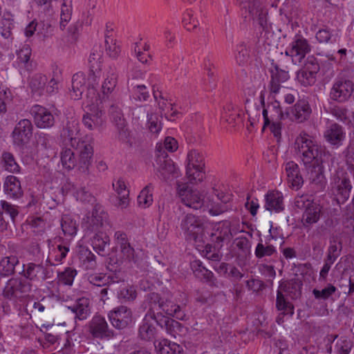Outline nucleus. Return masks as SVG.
Wrapping results in <instances>:
<instances>
[{"label": "nucleus", "instance_id": "obj_1", "mask_svg": "<svg viewBox=\"0 0 354 354\" xmlns=\"http://www.w3.org/2000/svg\"><path fill=\"white\" fill-rule=\"evenodd\" d=\"M146 303L149 308V315L151 319H154L157 324L162 328H165L168 334L174 337L177 335H184L187 328L178 322L162 315V313L183 320L185 313L183 308L174 304L171 300V297H162L158 293L151 292L146 297Z\"/></svg>", "mask_w": 354, "mask_h": 354}, {"label": "nucleus", "instance_id": "obj_2", "mask_svg": "<svg viewBox=\"0 0 354 354\" xmlns=\"http://www.w3.org/2000/svg\"><path fill=\"white\" fill-rule=\"evenodd\" d=\"M294 149L306 167L324 162L326 158L330 156L324 147L306 133H301L297 137Z\"/></svg>", "mask_w": 354, "mask_h": 354}, {"label": "nucleus", "instance_id": "obj_3", "mask_svg": "<svg viewBox=\"0 0 354 354\" xmlns=\"http://www.w3.org/2000/svg\"><path fill=\"white\" fill-rule=\"evenodd\" d=\"M31 288V283L26 279L11 278L8 281L3 288V297L13 304H17L19 301H21L23 298L28 295Z\"/></svg>", "mask_w": 354, "mask_h": 354}, {"label": "nucleus", "instance_id": "obj_4", "mask_svg": "<svg viewBox=\"0 0 354 354\" xmlns=\"http://www.w3.org/2000/svg\"><path fill=\"white\" fill-rule=\"evenodd\" d=\"M329 95L332 100L338 103H345L351 99L354 100V82L344 78L335 79Z\"/></svg>", "mask_w": 354, "mask_h": 354}, {"label": "nucleus", "instance_id": "obj_5", "mask_svg": "<svg viewBox=\"0 0 354 354\" xmlns=\"http://www.w3.org/2000/svg\"><path fill=\"white\" fill-rule=\"evenodd\" d=\"M352 185L343 171H337L331 182V192L338 203H344L350 197Z\"/></svg>", "mask_w": 354, "mask_h": 354}, {"label": "nucleus", "instance_id": "obj_6", "mask_svg": "<svg viewBox=\"0 0 354 354\" xmlns=\"http://www.w3.org/2000/svg\"><path fill=\"white\" fill-rule=\"evenodd\" d=\"M310 52L308 41L299 35H296L285 50V55L291 58L295 65H300L306 55Z\"/></svg>", "mask_w": 354, "mask_h": 354}, {"label": "nucleus", "instance_id": "obj_7", "mask_svg": "<svg viewBox=\"0 0 354 354\" xmlns=\"http://www.w3.org/2000/svg\"><path fill=\"white\" fill-rule=\"evenodd\" d=\"M180 228L187 241H196L204 230V223L198 216L186 214L181 220Z\"/></svg>", "mask_w": 354, "mask_h": 354}, {"label": "nucleus", "instance_id": "obj_8", "mask_svg": "<svg viewBox=\"0 0 354 354\" xmlns=\"http://www.w3.org/2000/svg\"><path fill=\"white\" fill-rule=\"evenodd\" d=\"M177 194L181 202L188 207L198 209L204 205V196L198 190L189 188L187 183L177 182Z\"/></svg>", "mask_w": 354, "mask_h": 354}, {"label": "nucleus", "instance_id": "obj_9", "mask_svg": "<svg viewBox=\"0 0 354 354\" xmlns=\"http://www.w3.org/2000/svg\"><path fill=\"white\" fill-rule=\"evenodd\" d=\"M111 121L117 130L118 139L124 143L130 142L131 131L124 118L121 108L118 104H111L109 109Z\"/></svg>", "mask_w": 354, "mask_h": 354}, {"label": "nucleus", "instance_id": "obj_10", "mask_svg": "<svg viewBox=\"0 0 354 354\" xmlns=\"http://www.w3.org/2000/svg\"><path fill=\"white\" fill-rule=\"evenodd\" d=\"M88 328L93 339H110L115 336L114 331L109 328L105 318L101 315H95L89 322Z\"/></svg>", "mask_w": 354, "mask_h": 354}, {"label": "nucleus", "instance_id": "obj_11", "mask_svg": "<svg viewBox=\"0 0 354 354\" xmlns=\"http://www.w3.org/2000/svg\"><path fill=\"white\" fill-rule=\"evenodd\" d=\"M306 167L310 188L315 192H323L327 185L323 162L310 165Z\"/></svg>", "mask_w": 354, "mask_h": 354}, {"label": "nucleus", "instance_id": "obj_12", "mask_svg": "<svg viewBox=\"0 0 354 354\" xmlns=\"http://www.w3.org/2000/svg\"><path fill=\"white\" fill-rule=\"evenodd\" d=\"M108 318L114 328L123 329L132 323L133 313L127 306H119L109 311Z\"/></svg>", "mask_w": 354, "mask_h": 354}, {"label": "nucleus", "instance_id": "obj_13", "mask_svg": "<svg viewBox=\"0 0 354 354\" xmlns=\"http://www.w3.org/2000/svg\"><path fill=\"white\" fill-rule=\"evenodd\" d=\"M80 125L77 120L71 118L68 120L61 132V138L63 146H71L78 148L81 140L79 138Z\"/></svg>", "mask_w": 354, "mask_h": 354}, {"label": "nucleus", "instance_id": "obj_14", "mask_svg": "<svg viewBox=\"0 0 354 354\" xmlns=\"http://www.w3.org/2000/svg\"><path fill=\"white\" fill-rule=\"evenodd\" d=\"M118 84V75L113 70H110L106 77L102 82L100 93H97V97H91V105L98 106L114 91Z\"/></svg>", "mask_w": 354, "mask_h": 354}, {"label": "nucleus", "instance_id": "obj_15", "mask_svg": "<svg viewBox=\"0 0 354 354\" xmlns=\"http://www.w3.org/2000/svg\"><path fill=\"white\" fill-rule=\"evenodd\" d=\"M32 124L28 119L18 122L12 131L13 142L18 147L27 144L32 135Z\"/></svg>", "mask_w": 354, "mask_h": 354}, {"label": "nucleus", "instance_id": "obj_16", "mask_svg": "<svg viewBox=\"0 0 354 354\" xmlns=\"http://www.w3.org/2000/svg\"><path fill=\"white\" fill-rule=\"evenodd\" d=\"M103 111L97 108L91 113L84 115L82 122L86 128L89 130H97L101 133L106 127V120L103 116Z\"/></svg>", "mask_w": 354, "mask_h": 354}, {"label": "nucleus", "instance_id": "obj_17", "mask_svg": "<svg viewBox=\"0 0 354 354\" xmlns=\"http://www.w3.org/2000/svg\"><path fill=\"white\" fill-rule=\"evenodd\" d=\"M107 221V214L100 208H95L91 215L86 216L84 219L83 227L91 232H100V229Z\"/></svg>", "mask_w": 354, "mask_h": 354}, {"label": "nucleus", "instance_id": "obj_18", "mask_svg": "<svg viewBox=\"0 0 354 354\" xmlns=\"http://www.w3.org/2000/svg\"><path fill=\"white\" fill-rule=\"evenodd\" d=\"M30 113L33 116L35 125L39 128H49L55 123L54 115L44 106L37 104L33 106Z\"/></svg>", "mask_w": 354, "mask_h": 354}, {"label": "nucleus", "instance_id": "obj_19", "mask_svg": "<svg viewBox=\"0 0 354 354\" xmlns=\"http://www.w3.org/2000/svg\"><path fill=\"white\" fill-rule=\"evenodd\" d=\"M324 138L333 147L338 148L342 145L346 138V132L342 126L335 122L327 127Z\"/></svg>", "mask_w": 354, "mask_h": 354}, {"label": "nucleus", "instance_id": "obj_20", "mask_svg": "<svg viewBox=\"0 0 354 354\" xmlns=\"http://www.w3.org/2000/svg\"><path fill=\"white\" fill-rule=\"evenodd\" d=\"M248 12L254 22L259 25V28H261L262 31H269L271 28V25L268 22V12L266 8L261 6L257 3H254L253 4L249 3Z\"/></svg>", "mask_w": 354, "mask_h": 354}, {"label": "nucleus", "instance_id": "obj_21", "mask_svg": "<svg viewBox=\"0 0 354 354\" xmlns=\"http://www.w3.org/2000/svg\"><path fill=\"white\" fill-rule=\"evenodd\" d=\"M156 162L158 165L157 170L164 180H169L170 176L173 178L178 176V171L174 163L171 159L167 158V155L164 152L158 156Z\"/></svg>", "mask_w": 354, "mask_h": 354}, {"label": "nucleus", "instance_id": "obj_22", "mask_svg": "<svg viewBox=\"0 0 354 354\" xmlns=\"http://www.w3.org/2000/svg\"><path fill=\"white\" fill-rule=\"evenodd\" d=\"M25 279L44 281L52 277L53 271L41 264L30 263L26 270H23Z\"/></svg>", "mask_w": 354, "mask_h": 354}, {"label": "nucleus", "instance_id": "obj_23", "mask_svg": "<svg viewBox=\"0 0 354 354\" xmlns=\"http://www.w3.org/2000/svg\"><path fill=\"white\" fill-rule=\"evenodd\" d=\"M270 72L271 74L269 85L270 91L272 94H277L281 88V84L286 82L290 78V75L288 71L281 69L275 64H272Z\"/></svg>", "mask_w": 354, "mask_h": 354}, {"label": "nucleus", "instance_id": "obj_24", "mask_svg": "<svg viewBox=\"0 0 354 354\" xmlns=\"http://www.w3.org/2000/svg\"><path fill=\"white\" fill-rule=\"evenodd\" d=\"M75 149L80 150L77 167L80 171L86 172L91 165L93 155V145L90 142L82 140L80 147Z\"/></svg>", "mask_w": 354, "mask_h": 354}, {"label": "nucleus", "instance_id": "obj_25", "mask_svg": "<svg viewBox=\"0 0 354 354\" xmlns=\"http://www.w3.org/2000/svg\"><path fill=\"white\" fill-rule=\"evenodd\" d=\"M285 170L290 186L296 190L299 189L304 184L299 165L293 161H289L285 165Z\"/></svg>", "mask_w": 354, "mask_h": 354}, {"label": "nucleus", "instance_id": "obj_26", "mask_svg": "<svg viewBox=\"0 0 354 354\" xmlns=\"http://www.w3.org/2000/svg\"><path fill=\"white\" fill-rule=\"evenodd\" d=\"M262 116L264 120L263 129L270 124V120H281L284 118V113L281 109L279 102L274 100L268 104L266 108L262 110Z\"/></svg>", "mask_w": 354, "mask_h": 354}, {"label": "nucleus", "instance_id": "obj_27", "mask_svg": "<svg viewBox=\"0 0 354 354\" xmlns=\"http://www.w3.org/2000/svg\"><path fill=\"white\" fill-rule=\"evenodd\" d=\"M311 112V108L307 101L299 100L291 109L290 118L297 122H303L310 118Z\"/></svg>", "mask_w": 354, "mask_h": 354}, {"label": "nucleus", "instance_id": "obj_28", "mask_svg": "<svg viewBox=\"0 0 354 354\" xmlns=\"http://www.w3.org/2000/svg\"><path fill=\"white\" fill-rule=\"evenodd\" d=\"M3 191L10 198H19L24 192L19 180L15 176H8L3 183Z\"/></svg>", "mask_w": 354, "mask_h": 354}, {"label": "nucleus", "instance_id": "obj_29", "mask_svg": "<svg viewBox=\"0 0 354 354\" xmlns=\"http://www.w3.org/2000/svg\"><path fill=\"white\" fill-rule=\"evenodd\" d=\"M265 208L269 211L280 212L283 210V197L279 191L269 192L265 196Z\"/></svg>", "mask_w": 354, "mask_h": 354}, {"label": "nucleus", "instance_id": "obj_30", "mask_svg": "<svg viewBox=\"0 0 354 354\" xmlns=\"http://www.w3.org/2000/svg\"><path fill=\"white\" fill-rule=\"evenodd\" d=\"M232 238L230 226L227 222L219 223L211 234V241L220 246H222L223 242L228 241Z\"/></svg>", "mask_w": 354, "mask_h": 354}, {"label": "nucleus", "instance_id": "obj_31", "mask_svg": "<svg viewBox=\"0 0 354 354\" xmlns=\"http://www.w3.org/2000/svg\"><path fill=\"white\" fill-rule=\"evenodd\" d=\"M302 283L298 279H292L283 282L279 286V291L285 292L292 299L299 298L301 294Z\"/></svg>", "mask_w": 354, "mask_h": 354}, {"label": "nucleus", "instance_id": "obj_32", "mask_svg": "<svg viewBox=\"0 0 354 354\" xmlns=\"http://www.w3.org/2000/svg\"><path fill=\"white\" fill-rule=\"evenodd\" d=\"M153 344L159 354H184L183 348L179 344L170 342L167 339L156 340Z\"/></svg>", "mask_w": 354, "mask_h": 354}, {"label": "nucleus", "instance_id": "obj_33", "mask_svg": "<svg viewBox=\"0 0 354 354\" xmlns=\"http://www.w3.org/2000/svg\"><path fill=\"white\" fill-rule=\"evenodd\" d=\"M112 186L118 194L116 205L122 209L126 208L129 205V191L124 181L118 179L113 183Z\"/></svg>", "mask_w": 354, "mask_h": 354}, {"label": "nucleus", "instance_id": "obj_34", "mask_svg": "<svg viewBox=\"0 0 354 354\" xmlns=\"http://www.w3.org/2000/svg\"><path fill=\"white\" fill-rule=\"evenodd\" d=\"M86 79L84 73H77L72 78V91L71 97L75 100H79L86 88Z\"/></svg>", "mask_w": 354, "mask_h": 354}, {"label": "nucleus", "instance_id": "obj_35", "mask_svg": "<svg viewBox=\"0 0 354 354\" xmlns=\"http://www.w3.org/2000/svg\"><path fill=\"white\" fill-rule=\"evenodd\" d=\"M110 239L109 236L102 232H97L91 239V243L95 252L99 254L104 255L106 248H109Z\"/></svg>", "mask_w": 354, "mask_h": 354}, {"label": "nucleus", "instance_id": "obj_36", "mask_svg": "<svg viewBox=\"0 0 354 354\" xmlns=\"http://www.w3.org/2000/svg\"><path fill=\"white\" fill-rule=\"evenodd\" d=\"M69 308L75 313L76 317L80 319L84 320L91 313L90 300L86 297H82L77 300L76 303L69 307Z\"/></svg>", "mask_w": 354, "mask_h": 354}, {"label": "nucleus", "instance_id": "obj_37", "mask_svg": "<svg viewBox=\"0 0 354 354\" xmlns=\"http://www.w3.org/2000/svg\"><path fill=\"white\" fill-rule=\"evenodd\" d=\"M69 248L62 245H53L50 250L48 257L46 260L47 264L55 266L59 264L66 257Z\"/></svg>", "mask_w": 354, "mask_h": 354}, {"label": "nucleus", "instance_id": "obj_38", "mask_svg": "<svg viewBox=\"0 0 354 354\" xmlns=\"http://www.w3.org/2000/svg\"><path fill=\"white\" fill-rule=\"evenodd\" d=\"M149 318L151 319L148 311L138 329L140 338L145 341L152 340L156 334V328L149 323Z\"/></svg>", "mask_w": 354, "mask_h": 354}, {"label": "nucleus", "instance_id": "obj_39", "mask_svg": "<svg viewBox=\"0 0 354 354\" xmlns=\"http://www.w3.org/2000/svg\"><path fill=\"white\" fill-rule=\"evenodd\" d=\"M19 263L16 256H10L3 258L0 261V274L1 276L8 277L15 272V266Z\"/></svg>", "mask_w": 354, "mask_h": 354}, {"label": "nucleus", "instance_id": "obj_40", "mask_svg": "<svg viewBox=\"0 0 354 354\" xmlns=\"http://www.w3.org/2000/svg\"><path fill=\"white\" fill-rule=\"evenodd\" d=\"M60 158L62 166L68 170H71L75 166H77V161L75 158L74 152L68 148V146L62 147Z\"/></svg>", "mask_w": 354, "mask_h": 354}, {"label": "nucleus", "instance_id": "obj_41", "mask_svg": "<svg viewBox=\"0 0 354 354\" xmlns=\"http://www.w3.org/2000/svg\"><path fill=\"white\" fill-rule=\"evenodd\" d=\"M100 77V71H95L90 69V73L88 77V92L86 97L89 99L88 106L91 105V97H97L95 86L98 84Z\"/></svg>", "mask_w": 354, "mask_h": 354}, {"label": "nucleus", "instance_id": "obj_42", "mask_svg": "<svg viewBox=\"0 0 354 354\" xmlns=\"http://www.w3.org/2000/svg\"><path fill=\"white\" fill-rule=\"evenodd\" d=\"M191 267L193 270L194 275L201 279H204L207 282L212 281L214 274L212 271L207 270L203 266L200 261H194L191 263Z\"/></svg>", "mask_w": 354, "mask_h": 354}, {"label": "nucleus", "instance_id": "obj_43", "mask_svg": "<svg viewBox=\"0 0 354 354\" xmlns=\"http://www.w3.org/2000/svg\"><path fill=\"white\" fill-rule=\"evenodd\" d=\"M78 224L71 216L63 215L61 220V227L63 233L66 236L72 237L77 234Z\"/></svg>", "mask_w": 354, "mask_h": 354}, {"label": "nucleus", "instance_id": "obj_44", "mask_svg": "<svg viewBox=\"0 0 354 354\" xmlns=\"http://www.w3.org/2000/svg\"><path fill=\"white\" fill-rule=\"evenodd\" d=\"M276 307L279 311L282 312L283 315L291 317L294 314L293 305L286 299L284 295L279 290L277 294Z\"/></svg>", "mask_w": 354, "mask_h": 354}, {"label": "nucleus", "instance_id": "obj_45", "mask_svg": "<svg viewBox=\"0 0 354 354\" xmlns=\"http://www.w3.org/2000/svg\"><path fill=\"white\" fill-rule=\"evenodd\" d=\"M153 185L149 183L140 192L138 196V203L139 206L146 208L150 206L153 202L152 191Z\"/></svg>", "mask_w": 354, "mask_h": 354}, {"label": "nucleus", "instance_id": "obj_46", "mask_svg": "<svg viewBox=\"0 0 354 354\" xmlns=\"http://www.w3.org/2000/svg\"><path fill=\"white\" fill-rule=\"evenodd\" d=\"M103 51L100 46H95L89 55L88 62L90 69L95 71H101V65L102 63Z\"/></svg>", "mask_w": 354, "mask_h": 354}, {"label": "nucleus", "instance_id": "obj_47", "mask_svg": "<svg viewBox=\"0 0 354 354\" xmlns=\"http://www.w3.org/2000/svg\"><path fill=\"white\" fill-rule=\"evenodd\" d=\"M321 207L314 203L307 208L303 214V220L307 224H313L317 223L320 217Z\"/></svg>", "mask_w": 354, "mask_h": 354}, {"label": "nucleus", "instance_id": "obj_48", "mask_svg": "<svg viewBox=\"0 0 354 354\" xmlns=\"http://www.w3.org/2000/svg\"><path fill=\"white\" fill-rule=\"evenodd\" d=\"M48 78L46 75L38 73L32 76L30 82V86L32 92L41 95L44 91Z\"/></svg>", "mask_w": 354, "mask_h": 354}, {"label": "nucleus", "instance_id": "obj_49", "mask_svg": "<svg viewBox=\"0 0 354 354\" xmlns=\"http://www.w3.org/2000/svg\"><path fill=\"white\" fill-rule=\"evenodd\" d=\"M72 15V1L71 0H64L61 7L60 14V28L64 29L66 24L71 20Z\"/></svg>", "mask_w": 354, "mask_h": 354}, {"label": "nucleus", "instance_id": "obj_50", "mask_svg": "<svg viewBox=\"0 0 354 354\" xmlns=\"http://www.w3.org/2000/svg\"><path fill=\"white\" fill-rule=\"evenodd\" d=\"M205 166L203 156L196 150L190 151L187 154V167L203 168Z\"/></svg>", "mask_w": 354, "mask_h": 354}, {"label": "nucleus", "instance_id": "obj_51", "mask_svg": "<svg viewBox=\"0 0 354 354\" xmlns=\"http://www.w3.org/2000/svg\"><path fill=\"white\" fill-rule=\"evenodd\" d=\"M276 252L277 250L274 246L267 243L263 244L262 240L257 245L254 250V254L258 259H261L264 257H270Z\"/></svg>", "mask_w": 354, "mask_h": 354}, {"label": "nucleus", "instance_id": "obj_52", "mask_svg": "<svg viewBox=\"0 0 354 354\" xmlns=\"http://www.w3.org/2000/svg\"><path fill=\"white\" fill-rule=\"evenodd\" d=\"M330 113L345 124L349 125L352 123L351 119L348 117V110L346 107L335 106L330 109Z\"/></svg>", "mask_w": 354, "mask_h": 354}, {"label": "nucleus", "instance_id": "obj_53", "mask_svg": "<svg viewBox=\"0 0 354 354\" xmlns=\"http://www.w3.org/2000/svg\"><path fill=\"white\" fill-rule=\"evenodd\" d=\"M3 167L9 172L15 173L19 171V166L16 162L15 158L10 152H4L2 154Z\"/></svg>", "mask_w": 354, "mask_h": 354}, {"label": "nucleus", "instance_id": "obj_54", "mask_svg": "<svg viewBox=\"0 0 354 354\" xmlns=\"http://www.w3.org/2000/svg\"><path fill=\"white\" fill-rule=\"evenodd\" d=\"M77 275V270L73 268H66L63 272L59 273L58 279L61 283L71 286Z\"/></svg>", "mask_w": 354, "mask_h": 354}, {"label": "nucleus", "instance_id": "obj_55", "mask_svg": "<svg viewBox=\"0 0 354 354\" xmlns=\"http://www.w3.org/2000/svg\"><path fill=\"white\" fill-rule=\"evenodd\" d=\"M235 59L239 65H243L248 62L249 53L244 43L236 45L235 49Z\"/></svg>", "mask_w": 354, "mask_h": 354}, {"label": "nucleus", "instance_id": "obj_56", "mask_svg": "<svg viewBox=\"0 0 354 354\" xmlns=\"http://www.w3.org/2000/svg\"><path fill=\"white\" fill-rule=\"evenodd\" d=\"M297 80L302 86H308L315 84L316 76L301 68L297 72Z\"/></svg>", "mask_w": 354, "mask_h": 354}, {"label": "nucleus", "instance_id": "obj_57", "mask_svg": "<svg viewBox=\"0 0 354 354\" xmlns=\"http://www.w3.org/2000/svg\"><path fill=\"white\" fill-rule=\"evenodd\" d=\"M118 296L120 299L132 301L136 299L137 292L133 286H127L120 289Z\"/></svg>", "mask_w": 354, "mask_h": 354}, {"label": "nucleus", "instance_id": "obj_58", "mask_svg": "<svg viewBox=\"0 0 354 354\" xmlns=\"http://www.w3.org/2000/svg\"><path fill=\"white\" fill-rule=\"evenodd\" d=\"M186 174L191 183H198L203 181L205 173L203 168H186Z\"/></svg>", "mask_w": 354, "mask_h": 354}, {"label": "nucleus", "instance_id": "obj_59", "mask_svg": "<svg viewBox=\"0 0 354 354\" xmlns=\"http://www.w3.org/2000/svg\"><path fill=\"white\" fill-rule=\"evenodd\" d=\"M353 347V343L346 337L337 340L335 349L337 354H348Z\"/></svg>", "mask_w": 354, "mask_h": 354}, {"label": "nucleus", "instance_id": "obj_60", "mask_svg": "<svg viewBox=\"0 0 354 354\" xmlns=\"http://www.w3.org/2000/svg\"><path fill=\"white\" fill-rule=\"evenodd\" d=\"M149 130L153 133H158L161 130V123L158 115L155 113L147 114Z\"/></svg>", "mask_w": 354, "mask_h": 354}, {"label": "nucleus", "instance_id": "obj_61", "mask_svg": "<svg viewBox=\"0 0 354 354\" xmlns=\"http://www.w3.org/2000/svg\"><path fill=\"white\" fill-rule=\"evenodd\" d=\"M337 288L333 285L328 284V286L322 290L314 289L313 290V294L316 299H322L325 300L328 299L335 292Z\"/></svg>", "mask_w": 354, "mask_h": 354}, {"label": "nucleus", "instance_id": "obj_62", "mask_svg": "<svg viewBox=\"0 0 354 354\" xmlns=\"http://www.w3.org/2000/svg\"><path fill=\"white\" fill-rule=\"evenodd\" d=\"M132 95L136 100L146 101L149 97V93L145 85H137L132 88Z\"/></svg>", "mask_w": 354, "mask_h": 354}, {"label": "nucleus", "instance_id": "obj_63", "mask_svg": "<svg viewBox=\"0 0 354 354\" xmlns=\"http://www.w3.org/2000/svg\"><path fill=\"white\" fill-rule=\"evenodd\" d=\"M302 69L316 76L319 71V64L314 56H308L304 62Z\"/></svg>", "mask_w": 354, "mask_h": 354}, {"label": "nucleus", "instance_id": "obj_64", "mask_svg": "<svg viewBox=\"0 0 354 354\" xmlns=\"http://www.w3.org/2000/svg\"><path fill=\"white\" fill-rule=\"evenodd\" d=\"M120 252L122 253V259L130 263L133 262L134 263L138 262V257L136 254L135 250L131 245V244L121 248Z\"/></svg>", "mask_w": 354, "mask_h": 354}]
</instances>
